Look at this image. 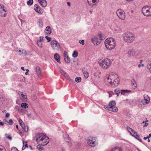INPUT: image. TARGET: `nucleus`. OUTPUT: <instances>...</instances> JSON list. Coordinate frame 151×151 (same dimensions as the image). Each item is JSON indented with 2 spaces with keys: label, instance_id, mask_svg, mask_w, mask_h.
<instances>
[{
  "label": "nucleus",
  "instance_id": "1",
  "mask_svg": "<svg viewBox=\"0 0 151 151\" xmlns=\"http://www.w3.org/2000/svg\"><path fill=\"white\" fill-rule=\"evenodd\" d=\"M105 81L107 84L116 86L119 83V79L116 74L112 72L109 73V76L105 79Z\"/></svg>",
  "mask_w": 151,
  "mask_h": 151
},
{
  "label": "nucleus",
  "instance_id": "2",
  "mask_svg": "<svg viewBox=\"0 0 151 151\" xmlns=\"http://www.w3.org/2000/svg\"><path fill=\"white\" fill-rule=\"evenodd\" d=\"M37 144L40 145H46L49 142V138L42 134H37L35 137Z\"/></svg>",
  "mask_w": 151,
  "mask_h": 151
},
{
  "label": "nucleus",
  "instance_id": "3",
  "mask_svg": "<svg viewBox=\"0 0 151 151\" xmlns=\"http://www.w3.org/2000/svg\"><path fill=\"white\" fill-rule=\"evenodd\" d=\"M104 43L106 48L109 50L114 49L116 45L114 39L112 38H107L105 41Z\"/></svg>",
  "mask_w": 151,
  "mask_h": 151
},
{
  "label": "nucleus",
  "instance_id": "4",
  "mask_svg": "<svg viewBox=\"0 0 151 151\" xmlns=\"http://www.w3.org/2000/svg\"><path fill=\"white\" fill-rule=\"evenodd\" d=\"M111 63L110 59L107 58L103 60H99V63L101 67L104 69H107L111 65Z\"/></svg>",
  "mask_w": 151,
  "mask_h": 151
},
{
  "label": "nucleus",
  "instance_id": "5",
  "mask_svg": "<svg viewBox=\"0 0 151 151\" xmlns=\"http://www.w3.org/2000/svg\"><path fill=\"white\" fill-rule=\"evenodd\" d=\"M105 39V37L104 35L102 34H99L98 36L95 37L94 38H92L91 41L94 45H98L100 44L102 40Z\"/></svg>",
  "mask_w": 151,
  "mask_h": 151
},
{
  "label": "nucleus",
  "instance_id": "6",
  "mask_svg": "<svg viewBox=\"0 0 151 151\" xmlns=\"http://www.w3.org/2000/svg\"><path fill=\"white\" fill-rule=\"evenodd\" d=\"M133 35V34L130 32L126 33L124 34L123 36L124 41L126 42H131L134 39Z\"/></svg>",
  "mask_w": 151,
  "mask_h": 151
},
{
  "label": "nucleus",
  "instance_id": "7",
  "mask_svg": "<svg viewBox=\"0 0 151 151\" xmlns=\"http://www.w3.org/2000/svg\"><path fill=\"white\" fill-rule=\"evenodd\" d=\"M142 12L146 16H151V6H145L143 7L142 10Z\"/></svg>",
  "mask_w": 151,
  "mask_h": 151
},
{
  "label": "nucleus",
  "instance_id": "8",
  "mask_svg": "<svg viewBox=\"0 0 151 151\" xmlns=\"http://www.w3.org/2000/svg\"><path fill=\"white\" fill-rule=\"evenodd\" d=\"M118 17L121 20H124L125 18V14L124 11L122 9H119L116 12Z\"/></svg>",
  "mask_w": 151,
  "mask_h": 151
},
{
  "label": "nucleus",
  "instance_id": "9",
  "mask_svg": "<svg viewBox=\"0 0 151 151\" xmlns=\"http://www.w3.org/2000/svg\"><path fill=\"white\" fill-rule=\"evenodd\" d=\"M95 142L96 139L95 137H88L87 139V142L88 144L92 147H94L95 146Z\"/></svg>",
  "mask_w": 151,
  "mask_h": 151
},
{
  "label": "nucleus",
  "instance_id": "10",
  "mask_svg": "<svg viewBox=\"0 0 151 151\" xmlns=\"http://www.w3.org/2000/svg\"><path fill=\"white\" fill-rule=\"evenodd\" d=\"M51 46L54 49L58 50L60 47V44L56 40H53L51 42Z\"/></svg>",
  "mask_w": 151,
  "mask_h": 151
},
{
  "label": "nucleus",
  "instance_id": "11",
  "mask_svg": "<svg viewBox=\"0 0 151 151\" xmlns=\"http://www.w3.org/2000/svg\"><path fill=\"white\" fill-rule=\"evenodd\" d=\"M116 105V103L113 100L111 101L108 106L107 105H105L104 106V108L106 109V110L109 109L111 108H112L113 106H115Z\"/></svg>",
  "mask_w": 151,
  "mask_h": 151
},
{
  "label": "nucleus",
  "instance_id": "12",
  "mask_svg": "<svg viewBox=\"0 0 151 151\" xmlns=\"http://www.w3.org/2000/svg\"><path fill=\"white\" fill-rule=\"evenodd\" d=\"M34 9L35 11L37 12L40 14H41L42 12L40 7L37 4H35L34 6Z\"/></svg>",
  "mask_w": 151,
  "mask_h": 151
},
{
  "label": "nucleus",
  "instance_id": "13",
  "mask_svg": "<svg viewBox=\"0 0 151 151\" xmlns=\"http://www.w3.org/2000/svg\"><path fill=\"white\" fill-rule=\"evenodd\" d=\"M65 141L68 143V145L69 146H71V138L69 137V135L67 134L66 135V137L65 138Z\"/></svg>",
  "mask_w": 151,
  "mask_h": 151
},
{
  "label": "nucleus",
  "instance_id": "14",
  "mask_svg": "<svg viewBox=\"0 0 151 151\" xmlns=\"http://www.w3.org/2000/svg\"><path fill=\"white\" fill-rule=\"evenodd\" d=\"M136 53L134 50H132L129 51L127 53V56H138V55H136Z\"/></svg>",
  "mask_w": 151,
  "mask_h": 151
},
{
  "label": "nucleus",
  "instance_id": "15",
  "mask_svg": "<svg viewBox=\"0 0 151 151\" xmlns=\"http://www.w3.org/2000/svg\"><path fill=\"white\" fill-rule=\"evenodd\" d=\"M144 98L145 101H146L145 102H144L143 103L144 101L142 100V102L143 104H146L149 103L150 102V98L148 97L147 95H144Z\"/></svg>",
  "mask_w": 151,
  "mask_h": 151
},
{
  "label": "nucleus",
  "instance_id": "16",
  "mask_svg": "<svg viewBox=\"0 0 151 151\" xmlns=\"http://www.w3.org/2000/svg\"><path fill=\"white\" fill-rule=\"evenodd\" d=\"M17 52H19V54L20 55L22 56H25L27 55V52L25 50H17Z\"/></svg>",
  "mask_w": 151,
  "mask_h": 151
},
{
  "label": "nucleus",
  "instance_id": "17",
  "mask_svg": "<svg viewBox=\"0 0 151 151\" xmlns=\"http://www.w3.org/2000/svg\"><path fill=\"white\" fill-rule=\"evenodd\" d=\"M51 29L50 27L49 26H47L45 31V34L50 35L51 34Z\"/></svg>",
  "mask_w": 151,
  "mask_h": 151
},
{
  "label": "nucleus",
  "instance_id": "18",
  "mask_svg": "<svg viewBox=\"0 0 151 151\" xmlns=\"http://www.w3.org/2000/svg\"><path fill=\"white\" fill-rule=\"evenodd\" d=\"M40 4L43 7H45L47 4V2L45 0H38Z\"/></svg>",
  "mask_w": 151,
  "mask_h": 151
},
{
  "label": "nucleus",
  "instance_id": "19",
  "mask_svg": "<svg viewBox=\"0 0 151 151\" xmlns=\"http://www.w3.org/2000/svg\"><path fill=\"white\" fill-rule=\"evenodd\" d=\"M19 94L20 96V98L22 100H24L25 99H26L27 98V96L26 95L23 94L22 92H20L19 91Z\"/></svg>",
  "mask_w": 151,
  "mask_h": 151
},
{
  "label": "nucleus",
  "instance_id": "20",
  "mask_svg": "<svg viewBox=\"0 0 151 151\" xmlns=\"http://www.w3.org/2000/svg\"><path fill=\"white\" fill-rule=\"evenodd\" d=\"M112 107H113L112 108H110L107 109V110L110 111L112 112H117L118 111V109L117 107L115 106Z\"/></svg>",
  "mask_w": 151,
  "mask_h": 151
},
{
  "label": "nucleus",
  "instance_id": "21",
  "mask_svg": "<svg viewBox=\"0 0 151 151\" xmlns=\"http://www.w3.org/2000/svg\"><path fill=\"white\" fill-rule=\"evenodd\" d=\"M36 72L37 75L39 76L41 73L40 68L39 66H37L36 68Z\"/></svg>",
  "mask_w": 151,
  "mask_h": 151
},
{
  "label": "nucleus",
  "instance_id": "22",
  "mask_svg": "<svg viewBox=\"0 0 151 151\" xmlns=\"http://www.w3.org/2000/svg\"><path fill=\"white\" fill-rule=\"evenodd\" d=\"M82 71L85 77L86 78H87L89 76V73L88 72L85 71V68H82Z\"/></svg>",
  "mask_w": 151,
  "mask_h": 151
},
{
  "label": "nucleus",
  "instance_id": "23",
  "mask_svg": "<svg viewBox=\"0 0 151 151\" xmlns=\"http://www.w3.org/2000/svg\"><path fill=\"white\" fill-rule=\"evenodd\" d=\"M127 129L128 131L130 133L131 135L134 134V133L136 132L134 130L129 127H127Z\"/></svg>",
  "mask_w": 151,
  "mask_h": 151
},
{
  "label": "nucleus",
  "instance_id": "24",
  "mask_svg": "<svg viewBox=\"0 0 151 151\" xmlns=\"http://www.w3.org/2000/svg\"><path fill=\"white\" fill-rule=\"evenodd\" d=\"M31 99L32 101H35L37 99V96L35 94H33L30 96Z\"/></svg>",
  "mask_w": 151,
  "mask_h": 151
},
{
  "label": "nucleus",
  "instance_id": "25",
  "mask_svg": "<svg viewBox=\"0 0 151 151\" xmlns=\"http://www.w3.org/2000/svg\"><path fill=\"white\" fill-rule=\"evenodd\" d=\"M64 60L66 63H69L71 61V59L70 57H64Z\"/></svg>",
  "mask_w": 151,
  "mask_h": 151
},
{
  "label": "nucleus",
  "instance_id": "26",
  "mask_svg": "<svg viewBox=\"0 0 151 151\" xmlns=\"http://www.w3.org/2000/svg\"><path fill=\"white\" fill-rule=\"evenodd\" d=\"M21 106L23 108L26 109L28 108V105L26 103H22L21 104Z\"/></svg>",
  "mask_w": 151,
  "mask_h": 151
},
{
  "label": "nucleus",
  "instance_id": "27",
  "mask_svg": "<svg viewBox=\"0 0 151 151\" xmlns=\"http://www.w3.org/2000/svg\"><path fill=\"white\" fill-rule=\"evenodd\" d=\"M18 121L22 128H23L24 125V124L22 121L21 119H19V120Z\"/></svg>",
  "mask_w": 151,
  "mask_h": 151
},
{
  "label": "nucleus",
  "instance_id": "28",
  "mask_svg": "<svg viewBox=\"0 0 151 151\" xmlns=\"http://www.w3.org/2000/svg\"><path fill=\"white\" fill-rule=\"evenodd\" d=\"M6 15V11L3 12L0 11V16L5 17Z\"/></svg>",
  "mask_w": 151,
  "mask_h": 151
},
{
  "label": "nucleus",
  "instance_id": "29",
  "mask_svg": "<svg viewBox=\"0 0 151 151\" xmlns=\"http://www.w3.org/2000/svg\"><path fill=\"white\" fill-rule=\"evenodd\" d=\"M111 151H122V150L119 147H114Z\"/></svg>",
  "mask_w": 151,
  "mask_h": 151
},
{
  "label": "nucleus",
  "instance_id": "30",
  "mask_svg": "<svg viewBox=\"0 0 151 151\" xmlns=\"http://www.w3.org/2000/svg\"><path fill=\"white\" fill-rule=\"evenodd\" d=\"M132 85L134 86V88H135L137 86V84L136 82L135 81L134 79H133L132 81Z\"/></svg>",
  "mask_w": 151,
  "mask_h": 151
},
{
  "label": "nucleus",
  "instance_id": "31",
  "mask_svg": "<svg viewBox=\"0 0 151 151\" xmlns=\"http://www.w3.org/2000/svg\"><path fill=\"white\" fill-rule=\"evenodd\" d=\"M33 0H29L27 2V4L29 6H31L33 4Z\"/></svg>",
  "mask_w": 151,
  "mask_h": 151
},
{
  "label": "nucleus",
  "instance_id": "32",
  "mask_svg": "<svg viewBox=\"0 0 151 151\" xmlns=\"http://www.w3.org/2000/svg\"><path fill=\"white\" fill-rule=\"evenodd\" d=\"M39 25V26L42 27H43L42 22L41 19H39L38 21Z\"/></svg>",
  "mask_w": 151,
  "mask_h": 151
},
{
  "label": "nucleus",
  "instance_id": "33",
  "mask_svg": "<svg viewBox=\"0 0 151 151\" xmlns=\"http://www.w3.org/2000/svg\"><path fill=\"white\" fill-rule=\"evenodd\" d=\"M147 68L149 69V72L151 73V63L147 64Z\"/></svg>",
  "mask_w": 151,
  "mask_h": 151
},
{
  "label": "nucleus",
  "instance_id": "34",
  "mask_svg": "<svg viewBox=\"0 0 151 151\" xmlns=\"http://www.w3.org/2000/svg\"><path fill=\"white\" fill-rule=\"evenodd\" d=\"M81 81V78L80 77H76L75 78V81L77 82H80Z\"/></svg>",
  "mask_w": 151,
  "mask_h": 151
},
{
  "label": "nucleus",
  "instance_id": "35",
  "mask_svg": "<svg viewBox=\"0 0 151 151\" xmlns=\"http://www.w3.org/2000/svg\"><path fill=\"white\" fill-rule=\"evenodd\" d=\"M78 55V52L76 51H74L72 54L73 57H77Z\"/></svg>",
  "mask_w": 151,
  "mask_h": 151
},
{
  "label": "nucleus",
  "instance_id": "36",
  "mask_svg": "<svg viewBox=\"0 0 151 151\" xmlns=\"http://www.w3.org/2000/svg\"><path fill=\"white\" fill-rule=\"evenodd\" d=\"M114 91L117 96H119L120 93V91L118 89H116L114 90Z\"/></svg>",
  "mask_w": 151,
  "mask_h": 151
},
{
  "label": "nucleus",
  "instance_id": "37",
  "mask_svg": "<svg viewBox=\"0 0 151 151\" xmlns=\"http://www.w3.org/2000/svg\"><path fill=\"white\" fill-rule=\"evenodd\" d=\"M37 44L38 46H39L40 47H42V43L41 42L38 40L37 42Z\"/></svg>",
  "mask_w": 151,
  "mask_h": 151
},
{
  "label": "nucleus",
  "instance_id": "38",
  "mask_svg": "<svg viewBox=\"0 0 151 151\" xmlns=\"http://www.w3.org/2000/svg\"><path fill=\"white\" fill-rule=\"evenodd\" d=\"M7 134H5V136L6 138L8 139L9 140H12V138L11 137L10 135H9L8 136H6Z\"/></svg>",
  "mask_w": 151,
  "mask_h": 151
},
{
  "label": "nucleus",
  "instance_id": "39",
  "mask_svg": "<svg viewBox=\"0 0 151 151\" xmlns=\"http://www.w3.org/2000/svg\"><path fill=\"white\" fill-rule=\"evenodd\" d=\"M60 73L64 76H65L67 74L62 69L60 70Z\"/></svg>",
  "mask_w": 151,
  "mask_h": 151
},
{
  "label": "nucleus",
  "instance_id": "40",
  "mask_svg": "<svg viewBox=\"0 0 151 151\" xmlns=\"http://www.w3.org/2000/svg\"><path fill=\"white\" fill-rule=\"evenodd\" d=\"M129 91L127 90H122L121 91V93L122 94H124V93H127Z\"/></svg>",
  "mask_w": 151,
  "mask_h": 151
},
{
  "label": "nucleus",
  "instance_id": "41",
  "mask_svg": "<svg viewBox=\"0 0 151 151\" xmlns=\"http://www.w3.org/2000/svg\"><path fill=\"white\" fill-rule=\"evenodd\" d=\"M24 129V131L25 132H27L28 131V127L27 126H25L24 125L23 127V128Z\"/></svg>",
  "mask_w": 151,
  "mask_h": 151
},
{
  "label": "nucleus",
  "instance_id": "42",
  "mask_svg": "<svg viewBox=\"0 0 151 151\" xmlns=\"http://www.w3.org/2000/svg\"><path fill=\"white\" fill-rule=\"evenodd\" d=\"M41 145H39L37 146V148L40 151H41L43 150V148L41 147L40 146Z\"/></svg>",
  "mask_w": 151,
  "mask_h": 151
},
{
  "label": "nucleus",
  "instance_id": "43",
  "mask_svg": "<svg viewBox=\"0 0 151 151\" xmlns=\"http://www.w3.org/2000/svg\"><path fill=\"white\" fill-rule=\"evenodd\" d=\"M67 79H68V80H69V81H72V79H71L70 78V77L69 76L67 75V74H66V75H65V76H64Z\"/></svg>",
  "mask_w": 151,
  "mask_h": 151
},
{
  "label": "nucleus",
  "instance_id": "44",
  "mask_svg": "<svg viewBox=\"0 0 151 151\" xmlns=\"http://www.w3.org/2000/svg\"><path fill=\"white\" fill-rule=\"evenodd\" d=\"M55 60L59 63H60V57H54Z\"/></svg>",
  "mask_w": 151,
  "mask_h": 151
},
{
  "label": "nucleus",
  "instance_id": "45",
  "mask_svg": "<svg viewBox=\"0 0 151 151\" xmlns=\"http://www.w3.org/2000/svg\"><path fill=\"white\" fill-rule=\"evenodd\" d=\"M8 123L9 125H12L13 124V122L12 119H10L8 122Z\"/></svg>",
  "mask_w": 151,
  "mask_h": 151
},
{
  "label": "nucleus",
  "instance_id": "46",
  "mask_svg": "<svg viewBox=\"0 0 151 151\" xmlns=\"http://www.w3.org/2000/svg\"><path fill=\"white\" fill-rule=\"evenodd\" d=\"M27 142H25V144H24L25 142H24L23 140V146L25 148L28 147V145L27 144Z\"/></svg>",
  "mask_w": 151,
  "mask_h": 151
},
{
  "label": "nucleus",
  "instance_id": "47",
  "mask_svg": "<svg viewBox=\"0 0 151 151\" xmlns=\"http://www.w3.org/2000/svg\"><path fill=\"white\" fill-rule=\"evenodd\" d=\"M11 151H18V150L16 147H14L11 149Z\"/></svg>",
  "mask_w": 151,
  "mask_h": 151
},
{
  "label": "nucleus",
  "instance_id": "48",
  "mask_svg": "<svg viewBox=\"0 0 151 151\" xmlns=\"http://www.w3.org/2000/svg\"><path fill=\"white\" fill-rule=\"evenodd\" d=\"M0 151H5V148L2 146H0Z\"/></svg>",
  "mask_w": 151,
  "mask_h": 151
},
{
  "label": "nucleus",
  "instance_id": "49",
  "mask_svg": "<svg viewBox=\"0 0 151 151\" xmlns=\"http://www.w3.org/2000/svg\"><path fill=\"white\" fill-rule=\"evenodd\" d=\"M45 38L47 40L48 42H50L51 41V37H49L47 36H45Z\"/></svg>",
  "mask_w": 151,
  "mask_h": 151
},
{
  "label": "nucleus",
  "instance_id": "50",
  "mask_svg": "<svg viewBox=\"0 0 151 151\" xmlns=\"http://www.w3.org/2000/svg\"><path fill=\"white\" fill-rule=\"evenodd\" d=\"M63 57H68V53L66 51H64L63 53Z\"/></svg>",
  "mask_w": 151,
  "mask_h": 151
},
{
  "label": "nucleus",
  "instance_id": "51",
  "mask_svg": "<svg viewBox=\"0 0 151 151\" xmlns=\"http://www.w3.org/2000/svg\"><path fill=\"white\" fill-rule=\"evenodd\" d=\"M79 43L81 44L82 45H83L84 44V40H82L79 41Z\"/></svg>",
  "mask_w": 151,
  "mask_h": 151
},
{
  "label": "nucleus",
  "instance_id": "52",
  "mask_svg": "<svg viewBox=\"0 0 151 151\" xmlns=\"http://www.w3.org/2000/svg\"><path fill=\"white\" fill-rule=\"evenodd\" d=\"M88 3V4L90 6H91L92 4L91 3V0H87ZM99 0H98V1H99Z\"/></svg>",
  "mask_w": 151,
  "mask_h": 151
},
{
  "label": "nucleus",
  "instance_id": "53",
  "mask_svg": "<svg viewBox=\"0 0 151 151\" xmlns=\"http://www.w3.org/2000/svg\"><path fill=\"white\" fill-rule=\"evenodd\" d=\"M96 0H92V2L94 4H92L91 6H93L95 5L96 4L95 3L96 2Z\"/></svg>",
  "mask_w": 151,
  "mask_h": 151
},
{
  "label": "nucleus",
  "instance_id": "54",
  "mask_svg": "<svg viewBox=\"0 0 151 151\" xmlns=\"http://www.w3.org/2000/svg\"><path fill=\"white\" fill-rule=\"evenodd\" d=\"M40 40L39 41H40L41 42L43 40H45V39L43 37H42V36L40 37Z\"/></svg>",
  "mask_w": 151,
  "mask_h": 151
},
{
  "label": "nucleus",
  "instance_id": "55",
  "mask_svg": "<svg viewBox=\"0 0 151 151\" xmlns=\"http://www.w3.org/2000/svg\"><path fill=\"white\" fill-rule=\"evenodd\" d=\"M9 116L10 114H9V113H7L6 114L5 116L6 118H7L9 117Z\"/></svg>",
  "mask_w": 151,
  "mask_h": 151
},
{
  "label": "nucleus",
  "instance_id": "56",
  "mask_svg": "<svg viewBox=\"0 0 151 151\" xmlns=\"http://www.w3.org/2000/svg\"><path fill=\"white\" fill-rule=\"evenodd\" d=\"M138 134L136 132H135L134 134H132V135L134 137V136H138Z\"/></svg>",
  "mask_w": 151,
  "mask_h": 151
},
{
  "label": "nucleus",
  "instance_id": "57",
  "mask_svg": "<svg viewBox=\"0 0 151 151\" xmlns=\"http://www.w3.org/2000/svg\"><path fill=\"white\" fill-rule=\"evenodd\" d=\"M0 11L4 12V11H6V10L4 9V7L3 8H0Z\"/></svg>",
  "mask_w": 151,
  "mask_h": 151
},
{
  "label": "nucleus",
  "instance_id": "58",
  "mask_svg": "<svg viewBox=\"0 0 151 151\" xmlns=\"http://www.w3.org/2000/svg\"><path fill=\"white\" fill-rule=\"evenodd\" d=\"M57 56L58 57H60V55L57 53L55 54L54 55V57H57Z\"/></svg>",
  "mask_w": 151,
  "mask_h": 151
},
{
  "label": "nucleus",
  "instance_id": "59",
  "mask_svg": "<svg viewBox=\"0 0 151 151\" xmlns=\"http://www.w3.org/2000/svg\"><path fill=\"white\" fill-rule=\"evenodd\" d=\"M0 6L1 7L0 8H3L4 7V6L2 4H1L0 5Z\"/></svg>",
  "mask_w": 151,
  "mask_h": 151
},
{
  "label": "nucleus",
  "instance_id": "60",
  "mask_svg": "<svg viewBox=\"0 0 151 151\" xmlns=\"http://www.w3.org/2000/svg\"><path fill=\"white\" fill-rule=\"evenodd\" d=\"M141 65H142V67H143L144 66V65L143 64H142V65H141V64H139L138 65V68H140Z\"/></svg>",
  "mask_w": 151,
  "mask_h": 151
},
{
  "label": "nucleus",
  "instance_id": "61",
  "mask_svg": "<svg viewBox=\"0 0 151 151\" xmlns=\"http://www.w3.org/2000/svg\"><path fill=\"white\" fill-rule=\"evenodd\" d=\"M148 125V123H145V124L144 125L143 127H147V126Z\"/></svg>",
  "mask_w": 151,
  "mask_h": 151
},
{
  "label": "nucleus",
  "instance_id": "62",
  "mask_svg": "<svg viewBox=\"0 0 151 151\" xmlns=\"http://www.w3.org/2000/svg\"><path fill=\"white\" fill-rule=\"evenodd\" d=\"M134 137L136 138L137 139H138V138H139V135L138 134V136H134Z\"/></svg>",
  "mask_w": 151,
  "mask_h": 151
},
{
  "label": "nucleus",
  "instance_id": "63",
  "mask_svg": "<svg viewBox=\"0 0 151 151\" xmlns=\"http://www.w3.org/2000/svg\"><path fill=\"white\" fill-rule=\"evenodd\" d=\"M67 4L68 6H70V3L69 2H67Z\"/></svg>",
  "mask_w": 151,
  "mask_h": 151
},
{
  "label": "nucleus",
  "instance_id": "64",
  "mask_svg": "<svg viewBox=\"0 0 151 151\" xmlns=\"http://www.w3.org/2000/svg\"><path fill=\"white\" fill-rule=\"evenodd\" d=\"M71 61L75 62V60H76L75 59H71Z\"/></svg>",
  "mask_w": 151,
  "mask_h": 151
}]
</instances>
